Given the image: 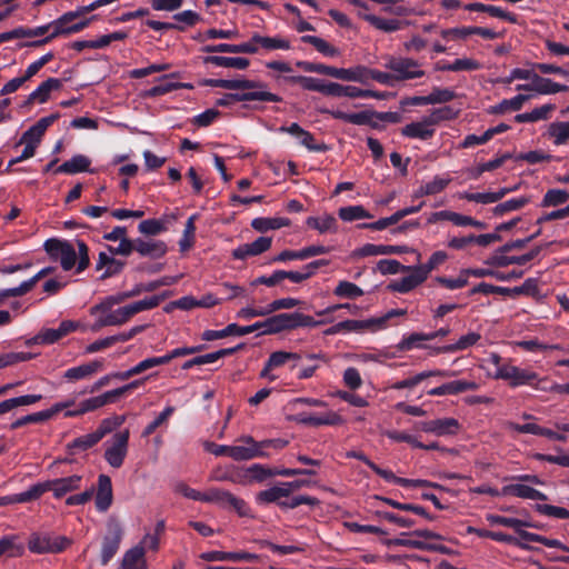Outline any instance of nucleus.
I'll return each mask as SVG.
<instances>
[{
	"instance_id": "nucleus-34",
	"label": "nucleus",
	"mask_w": 569,
	"mask_h": 569,
	"mask_svg": "<svg viewBox=\"0 0 569 569\" xmlns=\"http://www.w3.org/2000/svg\"><path fill=\"white\" fill-rule=\"evenodd\" d=\"M204 64H212L216 67L233 68L238 70H246L250 66V60L242 57H223V56H206L203 58Z\"/></svg>"
},
{
	"instance_id": "nucleus-40",
	"label": "nucleus",
	"mask_w": 569,
	"mask_h": 569,
	"mask_svg": "<svg viewBox=\"0 0 569 569\" xmlns=\"http://www.w3.org/2000/svg\"><path fill=\"white\" fill-rule=\"evenodd\" d=\"M218 88L228 90L267 89L268 84L262 81L249 79H218Z\"/></svg>"
},
{
	"instance_id": "nucleus-59",
	"label": "nucleus",
	"mask_w": 569,
	"mask_h": 569,
	"mask_svg": "<svg viewBox=\"0 0 569 569\" xmlns=\"http://www.w3.org/2000/svg\"><path fill=\"white\" fill-rule=\"evenodd\" d=\"M101 395L81 401L77 409L66 412L67 417H77L103 407Z\"/></svg>"
},
{
	"instance_id": "nucleus-18",
	"label": "nucleus",
	"mask_w": 569,
	"mask_h": 569,
	"mask_svg": "<svg viewBox=\"0 0 569 569\" xmlns=\"http://www.w3.org/2000/svg\"><path fill=\"white\" fill-rule=\"evenodd\" d=\"M542 247L537 246L532 248L529 252L521 254V256H506L503 254H493L490 257L486 263L496 266V267H507L510 264H518V266H525L529 261L533 260L541 251Z\"/></svg>"
},
{
	"instance_id": "nucleus-31",
	"label": "nucleus",
	"mask_w": 569,
	"mask_h": 569,
	"mask_svg": "<svg viewBox=\"0 0 569 569\" xmlns=\"http://www.w3.org/2000/svg\"><path fill=\"white\" fill-rule=\"evenodd\" d=\"M366 329H372V321L367 320H353L348 319L341 322H338L329 328H327L323 333L325 336H335L339 333L347 332H359Z\"/></svg>"
},
{
	"instance_id": "nucleus-5",
	"label": "nucleus",
	"mask_w": 569,
	"mask_h": 569,
	"mask_svg": "<svg viewBox=\"0 0 569 569\" xmlns=\"http://www.w3.org/2000/svg\"><path fill=\"white\" fill-rule=\"evenodd\" d=\"M495 379H502L509 381L511 388L520 386H531L536 389V386L541 379L538 378V373L528 369H522L512 365H503L498 367L496 370Z\"/></svg>"
},
{
	"instance_id": "nucleus-50",
	"label": "nucleus",
	"mask_w": 569,
	"mask_h": 569,
	"mask_svg": "<svg viewBox=\"0 0 569 569\" xmlns=\"http://www.w3.org/2000/svg\"><path fill=\"white\" fill-rule=\"evenodd\" d=\"M288 83L299 84L302 89L323 93L325 82L321 79L306 76L283 77Z\"/></svg>"
},
{
	"instance_id": "nucleus-2",
	"label": "nucleus",
	"mask_w": 569,
	"mask_h": 569,
	"mask_svg": "<svg viewBox=\"0 0 569 569\" xmlns=\"http://www.w3.org/2000/svg\"><path fill=\"white\" fill-rule=\"evenodd\" d=\"M71 545V540L64 536L50 532H32L28 540V549L32 553H59Z\"/></svg>"
},
{
	"instance_id": "nucleus-44",
	"label": "nucleus",
	"mask_w": 569,
	"mask_h": 569,
	"mask_svg": "<svg viewBox=\"0 0 569 569\" xmlns=\"http://www.w3.org/2000/svg\"><path fill=\"white\" fill-rule=\"evenodd\" d=\"M99 441V437L93 431L91 433L80 436L73 439L72 441L68 442L66 449L70 455H76L79 451H86L94 447Z\"/></svg>"
},
{
	"instance_id": "nucleus-51",
	"label": "nucleus",
	"mask_w": 569,
	"mask_h": 569,
	"mask_svg": "<svg viewBox=\"0 0 569 569\" xmlns=\"http://www.w3.org/2000/svg\"><path fill=\"white\" fill-rule=\"evenodd\" d=\"M289 490L283 486H274L269 489L262 490L257 495L258 503H272L281 501V498H288Z\"/></svg>"
},
{
	"instance_id": "nucleus-26",
	"label": "nucleus",
	"mask_w": 569,
	"mask_h": 569,
	"mask_svg": "<svg viewBox=\"0 0 569 569\" xmlns=\"http://www.w3.org/2000/svg\"><path fill=\"white\" fill-rule=\"evenodd\" d=\"M177 216L174 213L166 214L161 219H147L138 224V231L146 237H156L168 230V223L174 221Z\"/></svg>"
},
{
	"instance_id": "nucleus-19",
	"label": "nucleus",
	"mask_w": 569,
	"mask_h": 569,
	"mask_svg": "<svg viewBox=\"0 0 569 569\" xmlns=\"http://www.w3.org/2000/svg\"><path fill=\"white\" fill-rule=\"evenodd\" d=\"M243 441L250 445L249 447L243 446H230L229 457L236 461L250 460L253 458H266L268 453L263 450H259L258 441L252 437L247 436Z\"/></svg>"
},
{
	"instance_id": "nucleus-56",
	"label": "nucleus",
	"mask_w": 569,
	"mask_h": 569,
	"mask_svg": "<svg viewBox=\"0 0 569 569\" xmlns=\"http://www.w3.org/2000/svg\"><path fill=\"white\" fill-rule=\"evenodd\" d=\"M529 99L526 94H517L511 99H503L497 106L492 107V113H505L507 111H518Z\"/></svg>"
},
{
	"instance_id": "nucleus-16",
	"label": "nucleus",
	"mask_w": 569,
	"mask_h": 569,
	"mask_svg": "<svg viewBox=\"0 0 569 569\" xmlns=\"http://www.w3.org/2000/svg\"><path fill=\"white\" fill-rule=\"evenodd\" d=\"M271 237H259L251 243H243L232 250L231 256L236 260H246L248 257L259 256L271 248Z\"/></svg>"
},
{
	"instance_id": "nucleus-3",
	"label": "nucleus",
	"mask_w": 569,
	"mask_h": 569,
	"mask_svg": "<svg viewBox=\"0 0 569 569\" xmlns=\"http://www.w3.org/2000/svg\"><path fill=\"white\" fill-rule=\"evenodd\" d=\"M418 60L408 57L389 56L386 59L385 68L395 73L397 82L419 79L425 77L426 72L422 70Z\"/></svg>"
},
{
	"instance_id": "nucleus-43",
	"label": "nucleus",
	"mask_w": 569,
	"mask_h": 569,
	"mask_svg": "<svg viewBox=\"0 0 569 569\" xmlns=\"http://www.w3.org/2000/svg\"><path fill=\"white\" fill-rule=\"evenodd\" d=\"M531 201L530 197L521 196L519 198H512L505 202L498 203L491 209V212L496 217H502L511 211H517L522 209Z\"/></svg>"
},
{
	"instance_id": "nucleus-49",
	"label": "nucleus",
	"mask_w": 569,
	"mask_h": 569,
	"mask_svg": "<svg viewBox=\"0 0 569 569\" xmlns=\"http://www.w3.org/2000/svg\"><path fill=\"white\" fill-rule=\"evenodd\" d=\"M18 536L9 535L0 539V557H21L24 553V545L18 541Z\"/></svg>"
},
{
	"instance_id": "nucleus-35",
	"label": "nucleus",
	"mask_w": 569,
	"mask_h": 569,
	"mask_svg": "<svg viewBox=\"0 0 569 569\" xmlns=\"http://www.w3.org/2000/svg\"><path fill=\"white\" fill-rule=\"evenodd\" d=\"M367 72V67L365 66H356L349 69L330 67L329 77L340 79L343 81H356L366 83Z\"/></svg>"
},
{
	"instance_id": "nucleus-33",
	"label": "nucleus",
	"mask_w": 569,
	"mask_h": 569,
	"mask_svg": "<svg viewBox=\"0 0 569 569\" xmlns=\"http://www.w3.org/2000/svg\"><path fill=\"white\" fill-rule=\"evenodd\" d=\"M455 371L450 370H429V371H422L420 373H417L413 377L397 381L392 388L400 390V389H410L416 386H418L421 381H423L427 378L430 377H452L455 376Z\"/></svg>"
},
{
	"instance_id": "nucleus-17",
	"label": "nucleus",
	"mask_w": 569,
	"mask_h": 569,
	"mask_svg": "<svg viewBox=\"0 0 569 569\" xmlns=\"http://www.w3.org/2000/svg\"><path fill=\"white\" fill-rule=\"evenodd\" d=\"M293 420L297 423L305 425V426H338L341 425L343 419L342 417L335 412V411H328L325 415L315 416L307 412H300L293 416Z\"/></svg>"
},
{
	"instance_id": "nucleus-13",
	"label": "nucleus",
	"mask_w": 569,
	"mask_h": 569,
	"mask_svg": "<svg viewBox=\"0 0 569 569\" xmlns=\"http://www.w3.org/2000/svg\"><path fill=\"white\" fill-rule=\"evenodd\" d=\"M178 72H172L169 74H163L157 79L159 81L158 84L151 87L150 89L146 90L143 93V97L146 98H157L164 96L167 93H170L172 91L179 90V89H192L193 86L191 83H183V82H173L171 79L178 78Z\"/></svg>"
},
{
	"instance_id": "nucleus-30",
	"label": "nucleus",
	"mask_w": 569,
	"mask_h": 569,
	"mask_svg": "<svg viewBox=\"0 0 569 569\" xmlns=\"http://www.w3.org/2000/svg\"><path fill=\"white\" fill-rule=\"evenodd\" d=\"M124 267L126 261L116 259L114 257L109 256L106 252L99 253V258L96 264L97 270L104 269L103 273L100 277L101 280H106L108 278L121 273Z\"/></svg>"
},
{
	"instance_id": "nucleus-24",
	"label": "nucleus",
	"mask_w": 569,
	"mask_h": 569,
	"mask_svg": "<svg viewBox=\"0 0 569 569\" xmlns=\"http://www.w3.org/2000/svg\"><path fill=\"white\" fill-rule=\"evenodd\" d=\"M62 87V80L58 78H48L33 90L23 102V107L32 104L34 101L44 103L49 100L50 93L53 90H59Z\"/></svg>"
},
{
	"instance_id": "nucleus-38",
	"label": "nucleus",
	"mask_w": 569,
	"mask_h": 569,
	"mask_svg": "<svg viewBox=\"0 0 569 569\" xmlns=\"http://www.w3.org/2000/svg\"><path fill=\"white\" fill-rule=\"evenodd\" d=\"M358 16L383 32H395L402 28V22L398 19H383L375 14L361 12H359Z\"/></svg>"
},
{
	"instance_id": "nucleus-57",
	"label": "nucleus",
	"mask_w": 569,
	"mask_h": 569,
	"mask_svg": "<svg viewBox=\"0 0 569 569\" xmlns=\"http://www.w3.org/2000/svg\"><path fill=\"white\" fill-rule=\"evenodd\" d=\"M459 111L455 110L450 106H445L441 108L433 109L429 116L427 117V122L431 123L433 127L440 123L441 121L453 120L458 117Z\"/></svg>"
},
{
	"instance_id": "nucleus-46",
	"label": "nucleus",
	"mask_w": 569,
	"mask_h": 569,
	"mask_svg": "<svg viewBox=\"0 0 569 569\" xmlns=\"http://www.w3.org/2000/svg\"><path fill=\"white\" fill-rule=\"evenodd\" d=\"M42 399L41 395H24L10 399H6L0 402V416L13 410L20 406H30L36 402H39Z\"/></svg>"
},
{
	"instance_id": "nucleus-60",
	"label": "nucleus",
	"mask_w": 569,
	"mask_h": 569,
	"mask_svg": "<svg viewBox=\"0 0 569 569\" xmlns=\"http://www.w3.org/2000/svg\"><path fill=\"white\" fill-rule=\"evenodd\" d=\"M569 200V192L562 189H549L541 201V207H558Z\"/></svg>"
},
{
	"instance_id": "nucleus-9",
	"label": "nucleus",
	"mask_w": 569,
	"mask_h": 569,
	"mask_svg": "<svg viewBox=\"0 0 569 569\" xmlns=\"http://www.w3.org/2000/svg\"><path fill=\"white\" fill-rule=\"evenodd\" d=\"M129 437L128 429L112 436L110 446L104 451V459L112 468H120L123 465L128 452Z\"/></svg>"
},
{
	"instance_id": "nucleus-12",
	"label": "nucleus",
	"mask_w": 569,
	"mask_h": 569,
	"mask_svg": "<svg viewBox=\"0 0 569 569\" xmlns=\"http://www.w3.org/2000/svg\"><path fill=\"white\" fill-rule=\"evenodd\" d=\"M133 251L141 257L157 260L167 254L168 246L162 240L136 238L133 239Z\"/></svg>"
},
{
	"instance_id": "nucleus-10",
	"label": "nucleus",
	"mask_w": 569,
	"mask_h": 569,
	"mask_svg": "<svg viewBox=\"0 0 569 569\" xmlns=\"http://www.w3.org/2000/svg\"><path fill=\"white\" fill-rule=\"evenodd\" d=\"M79 328V323L73 320H63L60 322L58 328H49L41 330L37 336L27 341V345L40 343V345H52L64 338L69 333L76 331Z\"/></svg>"
},
{
	"instance_id": "nucleus-21",
	"label": "nucleus",
	"mask_w": 569,
	"mask_h": 569,
	"mask_svg": "<svg viewBox=\"0 0 569 569\" xmlns=\"http://www.w3.org/2000/svg\"><path fill=\"white\" fill-rule=\"evenodd\" d=\"M260 556L247 551L227 552V551H208L201 555V559L206 561H247L257 562L260 560Z\"/></svg>"
},
{
	"instance_id": "nucleus-45",
	"label": "nucleus",
	"mask_w": 569,
	"mask_h": 569,
	"mask_svg": "<svg viewBox=\"0 0 569 569\" xmlns=\"http://www.w3.org/2000/svg\"><path fill=\"white\" fill-rule=\"evenodd\" d=\"M252 42L259 48V46L266 50H289L290 42L287 39L279 37H263L259 33H253Z\"/></svg>"
},
{
	"instance_id": "nucleus-48",
	"label": "nucleus",
	"mask_w": 569,
	"mask_h": 569,
	"mask_svg": "<svg viewBox=\"0 0 569 569\" xmlns=\"http://www.w3.org/2000/svg\"><path fill=\"white\" fill-rule=\"evenodd\" d=\"M244 327H241L237 323H229L226 328L221 330H206L203 331L201 339L204 341H213L218 339H222L229 336H244L247 332L242 331Z\"/></svg>"
},
{
	"instance_id": "nucleus-25",
	"label": "nucleus",
	"mask_w": 569,
	"mask_h": 569,
	"mask_svg": "<svg viewBox=\"0 0 569 569\" xmlns=\"http://www.w3.org/2000/svg\"><path fill=\"white\" fill-rule=\"evenodd\" d=\"M478 389V383L467 380H453L443 383L439 387L432 388L428 391L429 396L440 397L446 395H458L466 391H473Z\"/></svg>"
},
{
	"instance_id": "nucleus-62",
	"label": "nucleus",
	"mask_w": 569,
	"mask_h": 569,
	"mask_svg": "<svg viewBox=\"0 0 569 569\" xmlns=\"http://www.w3.org/2000/svg\"><path fill=\"white\" fill-rule=\"evenodd\" d=\"M487 520L491 525H499L508 528H512L516 532L519 528H523V526H531L529 521L521 520L518 518L503 517L498 515H488Z\"/></svg>"
},
{
	"instance_id": "nucleus-20",
	"label": "nucleus",
	"mask_w": 569,
	"mask_h": 569,
	"mask_svg": "<svg viewBox=\"0 0 569 569\" xmlns=\"http://www.w3.org/2000/svg\"><path fill=\"white\" fill-rule=\"evenodd\" d=\"M516 89L519 91H536L540 94H555L558 92L568 91L569 87L566 84L557 83L549 78L538 76L535 78V83L518 84Z\"/></svg>"
},
{
	"instance_id": "nucleus-11",
	"label": "nucleus",
	"mask_w": 569,
	"mask_h": 569,
	"mask_svg": "<svg viewBox=\"0 0 569 569\" xmlns=\"http://www.w3.org/2000/svg\"><path fill=\"white\" fill-rule=\"evenodd\" d=\"M325 113L330 114L333 119L342 120L348 123L357 126H369L376 130H382L383 126L380 124L379 120L376 119L375 110H365L355 113H348L341 110H325Z\"/></svg>"
},
{
	"instance_id": "nucleus-27",
	"label": "nucleus",
	"mask_w": 569,
	"mask_h": 569,
	"mask_svg": "<svg viewBox=\"0 0 569 569\" xmlns=\"http://www.w3.org/2000/svg\"><path fill=\"white\" fill-rule=\"evenodd\" d=\"M201 51L204 53L230 52V53L254 54L258 52V47L253 44L252 38H251L250 41L239 43V44H230V43L206 44L204 47L201 48Z\"/></svg>"
},
{
	"instance_id": "nucleus-63",
	"label": "nucleus",
	"mask_w": 569,
	"mask_h": 569,
	"mask_svg": "<svg viewBox=\"0 0 569 569\" xmlns=\"http://www.w3.org/2000/svg\"><path fill=\"white\" fill-rule=\"evenodd\" d=\"M126 300H128V295L126 291L108 296L100 303L91 308V313L110 311L113 306L122 303Z\"/></svg>"
},
{
	"instance_id": "nucleus-28",
	"label": "nucleus",
	"mask_w": 569,
	"mask_h": 569,
	"mask_svg": "<svg viewBox=\"0 0 569 569\" xmlns=\"http://www.w3.org/2000/svg\"><path fill=\"white\" fill-rule=\"evenodd\" d=\"M501 495L540 501H546L548 499L547 495L525 483H511L503 486Z\"/></svg>"
},
{
	"instance_id": "nucleus-15",
	"label": "nucleus",
	"mask_w": 569,
	"mask_h": 569,
	"mask_svg": "<svg viewBox=\"0 0 569 569\" xmlns=\"http://www.w3.org/2000/svg\"><path fill=\"white\" fill-rule=\"evenodd\" d=\"M410 274L391 281L387 289L392 292L408 293L427 280L425 272L418 267H410Z\"/></svg>"
},
{
	"instance_id": "nucleus-37",
	"label": "nucleus",
	"mask_w": 569,
	"mask_h": 569,
	"mask_svg": "<svg viewBox=\"0 0 569 569\" xmlns=\"http://www.w3.org/2000/svg\"><path fill=\"white\" fill-rule=\"evenodd\" d=\"M291 224L290 219L284 217H273V218H264L259 217L254 218L251 221V227L261 233H264L269 230H278L282 227H289Z\"/></svg>"
},
{
	"instance_id": "nucleus-4",
	"label": "nucleus",
	"mask_w": 569,
	"mask_h": 569,
	"mask_svg": "<svg viewBox=\"0 0 569 569\" xmlns=\"http://www.w3.org/2000/svg\"><path fill=\"white\" fill-rule=\"evenodd\" d=\"M123 538V529L116 519H110L101 540L100 563L107 566L117 555Z\"/></svg>"
},
{
	"instance_id": "nucleus-22",
	"label": "nucleus",
	"mask_w": 569,
	"mask_h": 569,
	"mask_svg": "<svg viewBox=\"0 0 569 569\" xmlns=\"http://www.w3.org/2000/svg\"><path fill=\"white\" fill-rule=\"evenodd\" d=\"M82 481V477L79 475H72L69 477L58 478L53 480H48L47 488L48 491H52L54 498H62L68 492L77 490L80 488Z\"/></svg>"
},
{
	"instance_id": "nucleus-58",
	"label": "nucleus",
	"mask_w": 569,
	"mask_h": 569,
	"mask_svg": "<svg viewBox=\"0 0 569 569\" xmlns=\"http://www.w3.org/2000/svg\"><path fill=\"white\" fill-rule=\"evenodd\" d=\"M338 216L343 221H355L358 219H370L372 214L362 206L342 207L338 211Z\"/></svg>"
},
{
	"instance_id": "nucleus-8",
	"label": "nucleus",
	"mask_w": 569,
	"mask_h": 569,
	"mask_svg": "<svg viewBox=\"0 0 569 569\" xmlns=\"http://www.w3.org/2000/svg\"><path fill=\"white\" fill-rule=\"evenodd\" d=\"M96 18H97V16H91L89 18L74 20L73 22H66V24H63V26L59 24V18H58V19L53 20L52 22H50V26H52V32L49 36H47L46 38H43L41 40H36V41L24 43V46L39 47L44 43H49L54 38H58L60 36H69V34L78 33V32L82 31L83 29H86L87 27H89V24L93 20H96ZM21 47H23V44H21Z\"/></svg>"
},
{
	"instance_id": "nucleus-41",
	"label": "nucleus",
	"mask_w": 569,
	"mask_h": 569,
	"mask_svg": "<svg viewBox=\"0 0 569 569\" xmlns=\"http://www.w3.org/2000/svg\"><path fill=\"white\" fill-rule=\"evenodd\" d=\"M547 134L555 146H563L569 141V121H553L549 124Z\"/></svg>"
},
{
	"instance_id": "nucleus-1",
	"label": "nucleus",
	"mask_w": 569,
	"mask_h": 569,
	"mask_svg": "<svg viewBox=\"0 0 569 569\" xmlns=\"http://www.w3.org/2000/svg\"><path fill=\"white\" fill-rule=\"evenodd\" d=\"M161 298L159 296H151L142 300L134 301L124 307L118 308L117 310L110 309V311L100 312L101 316L98 318L92 329L98 330L109 326H121L134 315L158 307Z\"/></svg>"
},
{
	"instance_id": "nucleus-7",
	"label": "nucleus",
	"mask_w": 569,
	"mask_h": 569,
	"mask_svg": "<svg viewBox=\"0 0 569 569\" xmlns=\"http://www.w3.org/2000/svg\"><path fill=\"white\" fill-rule=\"evenodd\" d=\"M276 332L295 330L302 327H318L327 323V320H315L311 316L301 312L278 313L273 316Z\"/></svg>"
},
{
	"instance_id": "nucleus-61",
	"label": "nucleus",
	"mask_w": 569,
	"mask_h": 569,
	"mask_svg": "<svg viewBox=\"0 0 569 569\" xmlns=\"http://www.w3.org/2000/svg\"><path fill=\"white\" fill-rule=\"evenodd\" d=\"M53 271L52 267L42 268L39 272H37L32 278L23 281L20 286L16 287L14 290H11V293L16 295H27L30 292L33 287L40 281L42 278L49 276Z\"/></svg>"
},
{
	"instance_id": "nucleus-54",
	"label": "nucleus",
	"mask_w": 569,
	"mask_h": 569,
	"mask_svg": "<svg viewBox=\"0 0 569 569\" xmlns=\"http://www.w3.org/2000/svg\"><path fill=\"white\" fill-rule=\"evenodd\" d=\"M428 341L427 335L423 332H412L409 336H403L400 342L397 345L399 351H409L415 348L426 349L427 346L421 342Z\"/></svg>"
},
{
	"instance_id": "nucleus-55",
	"label": "nucleus",
	"mask_w": 569,
	"mask_h": 569,
	"mask_svg": "<svg viewBox=\"0 0 569 569\" xmlns=\"http://www.w3.org/2000/svg\"><path fill=\"white\" fill-rule=\"evenodd\" d=\"M126 421V416L123 415H114L109 418H104L101 420L99 427L94 431L99 439L101 440L107 435L111 433L113 430L118 429Z\"/></svg>"
},
{
	"instance_id": "nucleus-42",
	"label": "nucleus",
	"mask_w": 569,
	"mask_h": 569,
	"mask_svg": "<svg viewBox=\"0 0 569 569\" xmlns=\"http://www.w3.org/2000/svg\"><path fill=\"white\" fill-rule=\"evenodd\" d=\"M306 224L320 233H336L338 230L337 219L332 214H326L322 218L309 217L306 220Z\"/></svg>"
},
{
	"instance_id": "nucleus-29",
	"label": "nucleus",
	"mask_w": 569,
	"mask_h": 569,
	"mask_svg": "<svg viewBox=\"0 0 569 569\" xmlns=\"http://www.w3.org/2000/svg\"><path fill=\"white\" fill-rule=\"evenodd\" d=\"M435 131L433 126L427 122V117H423L420 121L406 124L401 129V134L411 139L428 140L433 137Z\"/></svg>"
},
{
	"instance_id": "nucleus-52",
	"label": "nucleus",
	"mask_w": 569,
	"mask_h": 569,
	"mask_svg": "<svg viewBox=\"0 0 569 569\" xmlns=\"http://www.w3.org/2000/svg\"><path fill=\"white\" fill-rule=\"evenodd\" d=\"M198 219V214H192L188 218L183 234L179 240V248L181 252H186L191 249L194 244V233H196V220Z\"/></svg>"
},
{
	"instance_id": "nucleus-39",
	"label": "nucleus",
	"mask_w": 569,
	"mask_h": 569,
	"mask_svg": "<svg viewBox=\"0 0 569 569\" xmlns=\"http://www.w3.org/2000/svg\"><path fill=\"white\" fill-rule=\"evenodd\" d=\"M513 189H508L507 187L500 188L496 192H466L462 198L470 201L482 204L495 203L505 198L508 193L512 192Z\"/></svg>"
},
{
	"instance_id": "nucleus-53",
	"label": "nucleus",
	"mask_w": 569,
	"mask_h": 569,
	"mask_svg": "<svg viewBox=\"0 0 569 569\" xmlns=\"http://www.w3.org/2000/svg\"><path fill=\"white\" fill-rule=\"evenodd\" d=\"M333 295L343 299H357L363 296V290L353 282L341 280L335 288Z\"/></svg>"
},
{
	"instance_id": "nucleus-14",
	"label": "nucleus",
	"mask_w": 569,
	"mask_h": 569,
	"mask_svg": "<svg viewBox=\"0 0 569 569\" xmlns=\"http://www.w3.org/2000/svg\"><path fill=\"white\" fill-rule=\"evenodd\" d=\"M419 428L438 437L453 436L460 430V423L456 418H440L419 422Z\"/></svg>"
},
{
	"instance_id": "nucleus-6",
	"label": "nucleus",
	"mask_w": 569,
	"mask_h": 569,
	"mask_svg": "<svg viewBox=\"0 0 569 569\" xmlns=\"http://www.w3.org/2000/svg\"><path fill=\"white\" fill-rule=\"evenodd\" d=\"M243 92L226 93L216 101L218 107H231L242 101L281 102L282 98L267 89H246Z\"/></svg>"
},
{
	"instance_id": "nucleus-32",
	"label": "nucleus",
	"mask_w": 569,
	"mask_h": 569,
	"mask_svg": "<svg viewBox=\"0 0 569 569\" xmlns=\"http://www.w3.org/2000/svg\"><path fill=\"white\" fill-rule=\"evenodd\" d=\"M103 361L93 360L87 363H82L77 367L69 368L64 371L63 377L68 380H81L88 378L98 371L102 370Z\"/></svg>"
},
{
	"instance_id": "nucleus-23",
	"label": "nucleus",
	"mask_w": 569,
	"mask_h": 569,
	"mask_svg": "<svg viewBox=\"0 0 569 569\" xmlns=\"http://www.w3.org/2000/svg\"><path fill=\"white\" fill-rule=\"evenodd\" d=\"M112 482L111 478L107 475L98 477V489L96 493V508L100 512H106L112 505Z\"/></svg>"
},
{
	"instance_id": "nucleus-47",
	"label": "nucleus",
	"mask_w": 569,
	"mask_h": 569,
	"mask_svg": "<svg viewBox=\"0 0 569 569\" xmlns=\"http://www.w3.org/2000/svg\"><path fill=\"white\" fill-rule=\"evenodd\" d=\"M301 41L303 43L311 44L318 52H320L325 57L333 58L340 56V50L322 38L316 36H302Z\"/></svg>"
},
{
	"instance_id": "nucleus-64",
	"label": "nucleus",
	"mask_w": 569,
	"mask_h": 569,
	"mask_svg": "<svg viewBox=\"0 0 569 569\" xmlns=\"http://www.w3.org/2000/svg\"><path fill=\"white\" fill-rule=\"evenodd\" d=\"M301 356L296 352L274 351L267 360V369H276L283 366L289 360H299Z\"/></svg>"
},
{
	"instance_id": "nucleus-36",
	"label": "nucleus",
	"mask_w": 569,
	"mask_h": 569,
	"mask_svg": "<svg viewBox=\"0 0 569 569\" xmlns=\"http://www.w3.org/2000/svg\"><path fill=\"white\" fill-rule=\"evenodd\" d=\"M91 161L83 154H76L54 169V173L76 174L89 171Z\"/></svg>"
}]
</instances>
